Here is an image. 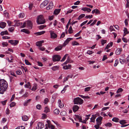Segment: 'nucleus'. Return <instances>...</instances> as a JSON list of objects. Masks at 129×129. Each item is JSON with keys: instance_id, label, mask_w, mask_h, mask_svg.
Segmentation results:
<instances>
[{"instance_id": "nucleus-1", "label": "nucleus", "mask_w": 129, "mask_h": 129, "mask_svg": "<svg viewBox=\"0 0 129 129\" xmlns=\"http://www.w3.org/2000/svg\"><path fill=\"white\" fill-rule=\"evenodd\" d=\"M8 87L7 82L5 80L0 79V93L3 94L6 91Z\"/></svg>"}, {"instance_id": "nucleus-2", "label": "nucleus", "mask_w": 129, "mask_h": 129, "mask_svg": "<svg viewBox=\"0 0 129 129\" xmlns=\"http://www.w3.org/2000/svg\"><path fill=\"white\" fill-rule=\"evenodd\" d=\"M45 22V20L44 19L43 15H40L37 17L36 22L38 24H44Z\"/></svg>"}, {"instance_id": "nucleus-3", "label": "nucleus", "mask_w": 129, "mask_h": 129, "mask_svg": "<svg viewBox=\"0 0 129 129\" xmlns=\"http://www.w3.org/2000/svg\"><path fill=\"white\" fill-rule=\"evenodd\" d=\"M32 23L30 21H28L24 22L22 25L21 26V28H23L27 26V27H30V28H32Z\"/></svg>"}, {"instance_id": "nucleus-4", "label": "nucleus", "mask_w": 129, "mask_h": 129, "mask_svg": "<svg viewBox=\"0 0 129 129\" xmlns=\"http://www.w3.org/2000/svg\"><path fill=\"white\" fill-rule=\"evenodd\" d=\"M74 104L81 105L83 103V100L81 98L78 97L74 99Z\"/></svg>"}, {"instance_id": "nucleus-5", "label": "nucleus", "mask_w": 129, "mask_h": 129, "mask_svg": "<svg viewBox=\"0 0 129 129\" xmlns=\"http://www.w3.org/2000/svg\"><path fill=\"white\" fill-rule=\"evenodd\" d=\"M60 56L59 55H55L53 56V60L54 62L58 61L60 60Z\"/></svg>"}, {"instance_id": "nucleus-6", "label": "nucleus", "mask_w": 129, "mask_h": 129, "mask_svg": "<svg viewBox=\"0 0 129 129\" xmlns=\"http://www.w3.org/2000/svg\"><path fill=\"white\" fill-rule=\"evenodd\" d=\"M8 42L10 43L12 45L14 46H16L19 43V41L18 40H9Z\"/></svg>"}, {"instance_id": "nucleus-7", "label": "nucleus", "mask_w": 129, "mask_h": 129, "mask_svg": "<svg viewBox=\"0 0 129 129\" xmlns=\"http://www.w3.org/2000/svg\"><path fill=\"white\" fill-rule=\"evenodd\" d=\"M49 2L47 0H45L41 4L40 7L41 8H43L46 6L48 3Z\"/></svg>"}, {"instance_id": "nucleus-8", "label": "nucleus", "mask_w": 129, "mask_h": 129, "mask_svg": "<svg viewBox=\"0 0 129 129\" xmlns=\"http://www.w3.org/2000/svg\"><path fill=\"white\" fill-rule=\"evenodd\" d=\"M72 39H73L72 38H67L65 41L64 43L62 44V46H65L68 43L69 41L71 40H72Z\"/></svg>"}, {"instance_id": "nucleus-9", "label": "nucleus", "mask_w": 129, "mask_h": 129, "mask_svg": "<svg viewBox=\"0 0 129 129\" xmlns=\"http://www.w3.org/2000/svg\"><path fill=\"white\" fill-rule=\"evenodd\" d=\"M51 35V38H52L54 39L57 37V35L53 31H50Z\"/></svg>"}, {"instance_id": "nucleus-10", "label": "nucleus", "mask_w": 129, "mask_h": 129, "mask_svg": "<svg viewBox=\"0 0 129 129\" xmlns=\"http://www.w3.org/2000/svg\"><path fill=\"white\" fill-rule=\"evenodd\" d=\"M38 126L39 128L41 129L44 127V124L41 122H39L38 123Z\"/></svg>"}, {"instance_id": "nucleus-11", "label": "nucleus", "mask_w": 129, "mask_h": 129, "mask_svg": "<svg viewBox=\"0 0 129 129\" xmlns=\"http://www.w3.org/2000/svg\"><path fill=\"white\" fill-rule=\"evenodd\" d=\"M53 6V4L52 2H50L49 4V5L48 7H47L46 9L48 10L51 9Z\"/></svg>"}, {"instance_id": "nucleus-12", "label": "nucleus", "mask_w": 129, "mask_h": 129, "mask_svg": "<svg viewBox=\"0 0 129 129\" xmlns=\"http://www.w3.org/2000/svg\"><path fill=\"white\" fill-rule=\"evenodd\" d=\"M14 22L16 24L17 26L21 25L22 24V22H20L19 20H15L14 21Z\"/></svg>"}, {"instance_id": "nucleus-13", "label": "nucleus", "mask_w": 129, "mask_h": 129, "mask_svg": "<svg viewBox=\"0 0 129 129\" xmlns=\"http://www.w3.org/2000/svg\"><path fill=\"white\" fill-rule=\"evenodd\" d=\"M79 109V107L77 105H74L73 107V110L74 112H76Z\"/></svg>"}, {"instance_id": "nucleus-14", "label": "nucleus", "mask_w": 129, "mask_h": 129, "mask_svg": "<svg viewBox=\"0 0 129 129\" xmlns=\"http://www.w3.org/2000/svg\"><path fill=\"white\" fill-rule=\"evenodd\" d=\"M6 25V23L4 22H2L0 23V27L3 28L5 27Z\"/></svg>"}, {"instance_id": "nucleus-15", "label": "nucleus", "mask_w": 129, "mask_h": 129, "mask_svg": "<svg viewBox=\"0 0 129 129\" xmlns=\"http://www.w3.org/2000/svg\"><path fill=\"white\" fill-rule=\"evenodd\" d=\"M44 42V41L43 40L38 41L36 43V45L37 46H41L42 45V43H43Z\"/></svg>"}, {"instance_id": "nucleus-16", "label": "nucleus", "mask_w": 129, "mask_h": 129, "mask_svg": "<svg viewBox=\"0 0 129 129\" xmlns=\"http://www.w3.org/2000/svg\"><path fill=\"white\" fill-rule=\"evenodd\" d=\"M59 104V106L60 108H62L64 106L63 104L61 103V101L60 99H59L58 100V102Z\"/></svg>"}, {"instance_id": "nucleus-17", "label": "nucleus", "mask_w": 129, "mask_h": 129, "mask_svg": "<svg viewBox=\"0 0 129 129\" xmlns=\"http://www.w3.org/2000/svg\"><path fill=\"white\" fill-rule=\"evenodd\" d=\"M31 100V99H29L26 101H25L23 103L24 106H27L28 104L30 102Z\"/></svg>"}, {"instance_id": "nucleus-18", "label": "nucleus", "mask_w": 129, "mask_h": 129, "mask_svg": "<svg viewBox=\"0 0 129 129\" xmlns=\"http://www.w3.org/2000/svg\"><path fill=\"white\" fill-rule=\"evenodd\" d=\"M92 117L90 118V122H94L95 121V119L96 118V116L94 115H92Z\"/></svg>"}, {"instance_id": "nucleus-19", "label": "nucleus", "mask_w": 129, "mask_h": 129, "mask_svg": "<svg viewBox=\"0 0 129 129\" xmlns=\"http://www.w3.org/2000/svg\"><path fill=\"white\" fill-rule=\"evenodd\" d=\"M122 49L121 48H118L115 51V53L117 55H119L121 53Z\"/></svg>"}, {"instance_id": "nucleus-20", "label": "nucleus", "mask_w": 129, "mask_h": 129, "mask_svg": "<svg viewBox=\"0 0 129 129\" xmlns=\"http://www.w3.org/2000/svg\"><path fill=\"white\" fill-rule=\"evenodd\" d=\"M22 120L25 121H27L28 119V117L26 115L23 116L22 117Z\"/></svg>"}, {"instance_id": "nucleus-21", "label": "nucleus", "mask_w": 129, "mask_h": 129, "mask_svg": "<svg viewBox=\"0 0 129 129\" xmlns=\"http://www.w3.org/2000/svg\"><path fill=\"white\" fill-rule=\"evenodd\" d=\"M62 47V46L61 45L58 46L55 48L54 50L56 51H58L61 50Z\"/></svg>"}, {"instance_id": "nucleus-22", "label": "nucleus", "mask_w": 129, "mask_h": 129, "mask_svg": "<svg viewBox=\"0 0 129 129\" xmlns=\"http://www.w3.org/2000/svg\"><path fill=\"white\" fill-rule=\"evenodd\" d=\"M21 31L27 34H29V32L28 30L26 29H23L21 30Z\"/></svg>"}, {"instance_id": "nucleus-23", "label": "nucleus", "mask_w": 129, "mask_h": 129, "mask_svg": "<svg viewBox=\"0 0 129 129\" xmlns=\"http://www.w3.org/2000/svg\"><path fill=\"white\" fill-rule=\"evenodd\" d=\"M60 9H55L54 11V14L57 15L60 12Z\"/></svg>"}, {"instance_id": "nucleus-24", "label": "nucleus", "mask_w": 129, "mask_h": 129, "mask_svg": "<svg viewBox=\"0 0 129 129\" xmlns=\"http://www.w3.org/2000/svg\"><path fill=\"white\" fill-rule=\"evenodd\" d=\"M71 67V65L70 64L67 65L63 67V68L64 69H70Z\"/></svg>"}, {"instance_id": "nucleus-25", "label": "nucleus", "mask_w": 129, "mask_h": 129, "mask_svg": "<svg viewBox=\"0 0 129 129\" xmlns=\"http://www.w3.org/2000/svg\"><path fill=\"white\" fill-rule=\"evenodd\" d=\"M45 32V31H41L36 33L35 34H36L37 35H40L44 34Z\"/></svg>"}, {"instance_id": "nucleus-26", "label": "nucleus", "mask_w": 129, "mask_h": 129, "mask_svg": "<svg viewBox=\"0 0 129 129\" xmlns=\"http://www.w3.org/2000/svg\"><path fill=\"white\" fill-rule=\"evenodd\" d=\"M123 31L124 34L123 35V36L124 37L126 35V34H128V31L126 28L125 27L124 28Z\"/></svg>"}, {"instance_id": "nucleus-27", "label": "nucleus", "mask_w": 129, "mask_h": 129, "mask_svg": "<svg viewBox=\"0 0 129 129\" xmlns=\"http://www.w3.org/2000/svg\"><path fill=\"white\" fill-rule=\"evenodd\" d=\"M37 85L36 84H34L31 90L33 91H35L37 88Z\"/></svg>"}, {"instance_id": "nucleus-28", "label": "nucleus", "mask_w": 129, "mask_h": 129, "mask_svg": "<svg viewBox=\"0 0 129 129\" xmlns=\"http://www.w3.org/2000/svg\"><path fill=\"white\" fill-rule=\"evenodd\" d=\"M8 33L7 30L2 31L1 32V34L2 36H3L5 35H8Z\"/></svg>"}, {"instance_id": "nucleus-29", "label": "nucleus", "mask_w": 129, "mask_h": 129, "mask_svg": "<svg viewBox=\"0 0 129 129\" xmlns=\"http://www.w3.org/2000/svg\"><path fill=\"white\" fill-rule=\"evenodd\" d=\"M119 122L120 124L121 125L125 124L127 123L126 122V120L124 119L120 120Z\"/></svg>"}, {"instance_id": "nucleus-30", "label": "nucleus", "mask_w": 129, "mask_h": 129, "mask_svg": "<svg viewBox=\"0 0 129 129\" xmlns=\"http://www.w3.org/2000/svg\"><path fill=\"white\" fill-rule=\"evenodd\" d=\"M103 119V117L101 116H100L98 117L96 120V122H101Z\"/></svg>"}, {"instance_id": "nucleus-31", "label": "nucleus", "mask_w": 129, "mask_h": 129, "mask_svg": "<svg viewBox=\"0 0 129 129\" xmlns=\"http://www.w3.org/2000/svg\"><path fill=\"white\" fill-rule=\"evenodd\" d=\"M46 122L47 124H45V126H46V127H48L49 128L51 123V122L50 120H48Z\"/></svg>"}, {"instance_id": "nucleus-32", "label": "nucleus", "mask_w": 129, "mask_h": 129, "mask_svg": "<svg viewBox=\"0 0 129 129\" xmlns=\"http://www.w3.org/2000/svg\"><path fill=\"white\" fill-rule=\"evenodd\" d=\"M68 30L69 33L70 34H71L73 33V30L71 26H70Z\"/></svg>"}, {"instance_id": "nucleus-33", "label": "nucleus", "mask_w": 129, "mask_h": 129, "mask_svg": "<svg viewBox=\"0 0 129 129\" xmlns=\"http://www.w3.org/2000/svg\"><path fill=\"white\" fill-rule=\"evenodd\" d=\"M112 120L113 121L118 122L119 120V119L117 118L114 117L112 119Z\"/></svg>"}, {"instance_id": "nucleus-34", "label": "nucleus", "mask_w": 129, "mask_h": 129, "mask_svg": "<svg viewBox=\"0 0 129 129\" xmlns=\"http://www.w3.org/2000/svg\"><path fill=\"white\" fill-rule=\"evenodd\" d=\"M105 125L106 126H108L109 127H110L112 126V124L111 123L108 122L105 124Z\"/></svg>"}, {"instance_id": "nucleus-35", "label": "nucleus", "mask_w": 129, "mask_h": 129, "mask_svg": "<svg viewBox=\"0 0 129 129\" xmlns=\"http://www.w3.org/2000/svg\"><path fill=\"white\" fill-rule=\"evenodd\" d=\"M85 16V15L84 14H81L79 16L77 19L79 20H80L81 19L84 17Z\"/></svg>"}, {"instance_id": "nucleus-36", "label": "nucleus", "mask_w": 129, "mask_h": 129, "mask_svg": "<svg viewBox=\"0 0 129 129\" xmlns=\"http://www.w3.org/2000/svg\"><path fill=\"white\" fill-rule=\"evenodd\" d=\"M67 114L66 112L64 111H62L60 113V115L62 116H65Z\"/></svg>"}, {"instance_id": "nucleus-37", "label": "nucleus", "mask_w": 129, "mask_h": 129, "mask_svg": "<svg viewBox=\"0 0 129 129\" xmlns=\"http://www.w3.org/2000/svg\"><path fill=\"white\" fill-rule=\"evenodd\" d=\"M72 44L73 46L79 45V44L77 42L74 41L72 42Z\"/></svg>"}, {"instance_id": "nucleus-38", "label": "nucleus", "mask_w": 129, "mask_h": 129, "mask_svg": "<svg viewBox=\"0 0 129 129\" xmlns=\"http://www.w3.org/2000/svg\"><path fill=\"white\" fill-rule=\"evenodd\" d=\"M60 111H59L58 109H55L54 111V113L55 114H58L59 112Z\"/></svg>"}, {"instance_id": "nucleus-39", "label": "nucleus", "mask_w": 129, "mask_h": 129, "mask_svg": "<svg viewBox=\"0 0 129 129\" xmlns=\"http://www.w3.org/2000/svg\"><path fill=\"white\" fill-rule=\"evenodd\" d=\"M50 110L47 107H46L45 108V110H44V112L47 113L49 112Z\"/></svg>"}, {"instance_id": "nucleus-40", "label": "nucleus", "mask_w": 129, "mask_h": 129, "mask_svg": "<svg viewBox=\"0 0 129 129\" xmlns=\"http://www.w3.org/2000/svg\"><path fill=\"white\" fill-rule=\"evenodd\" d=\"M58 68V66H55L52 68L51 69L53 71H55L57 70Z\"/></svg>"}, {"instance_id": "nucleus-41", "label": "nucleus", "mask_w": 129, "mask_h": 129, "mask_svg": "<svg viewBox=\"0 0 129 129\" xmlns=\"http://www.w3.org/2000/svg\"><path fill=\"white\" fill-rule=\"evenodd\" d=\"M24 14L23 13H21L19 15V18H22L24 17Z\"/></svg>"}, {"instance_id": "nucleus-42", "label": "nucleus", "mask_w": 129, "mask_h": 129, "mask_svg": "<svg viewBox=\"0 0 129 129\" xmlns=\"http://www.w3.org/2000/svg\"><path fill=\"white\" fill-rule=\"evenodd\" d=\"M16 105V103L15 102H12L10 105V107H13L15 106Z\"/></svg>"}, {"instance_id": "nucleus-43", "label": "nucleus", "mask_w": 129, "mask_h": 129, "mask_svg": "<svg viewBox=\"0 0 129 129\" xmlns=\"http://www.w3.org/2000/svg\"><path fill=\"white\" fill-rule=\"evenodd\" d=\"M107 42L106 40H104L102 39L101 40V43L102 45H103L104 44L106 43Z\"/></svg>"}, {"instance_id": "nucleus-44", "label": "nucleus", "mask_w": 129, "mask_h": 129, "mask_svg": "<svg viewBox=\"0 0 129 129\" xmlns=\"http://www.w3.org/2000/svg\"><path fill=\"white\" fill-rule=\"evenodd\" d=\"M119 61L120 63H121L122 64H123L125 62V60L124 59H121L120 58L119 59Z\"/></svg>"}, {"instance_id": "nucleus-45", "label": "nucleus", "mask_w": 129, "mask_h": 129, "mask_svg": "<svg viewBox=\"0 0 129 129\" xmlns=\"http://www.w3.org/2000/svg\"><path fill=\"white\" fill-rule=\"evenodd\" d=\"M2 45L3 47H5L8 45V44L7 42H3L2 43Z\"/></svg>"}, {"instance_id": "nucleus-46", "label": "nucleus", "mask_w": 129, "mask_h": 129, "mask_svg": "<svg viewBox=\"0 0 129 129\" xmlns=\"http://www.w3.org/2000/svg\"><path fill=\"white\" fill-rule=\"evenodd\" d=\"M14 28L13 27H9L8 29L9 31L11 32H12L14 31Z\"/></svg>"}, {"instance_id": "nucleus-47", "label": "nucleus", "mask_w": 129, "mask_h": 129, "mask_svg": "<svg viewBox=\"0 0 129 129\" xmlns=\"http://www.w3.org/2000/svg\"><path fill=\"white\" fill-rule=\"evenodd\" d=\"M36 107L37 109L39 110H41L42 109L41 106L40 104L37 105L36 106Z\"/></svg>"}, {"instance_id": "nucleus-48", "label": "nucleus", "mask_w": 129, "mask_h": 129, "mask_svg": "<svg viewBox=\"0 0 129 129\" xmlns=\"http://www.w3.org/2000/svg\"><path fill=\"white\" fill-rule=\"evenodd\" d=\"M68 55V54H66L63 57L61 60V61H63L66 58L67 56Z\"/></svg>"}, {"instance_id": "nucleus-49", "label": "nucleus", "mask_w": 129, "mask_h": 129, "mask_svg": "<svg viewBox=\"0 0 129 129\" xmlns=\"http://www.w3.org/2000/svg\"><path fill=\"white\" fill-rule=\"evenodd\" d=\"M25 64L27 65H31L30 63L26 59L25 60Z\"/></svg>"}, {"instance_id": "nucleus-50", "label": "nucleus", "mask_w": 129, "mask_h": 129, "mask_svg": "<svg viewBox=\"0 0 129 129\" xmlns=\"http://www.w3.org/2000/svg\"><path fill=\"white\" fill-rule=\"evenodd\" d=\"M118 60L117 59H116L115 60V63L114 65V66L115 67L116 66H117V65L118 64Z\"/></svg>"}, {"instance_id": "nucleus-51", "label": "nucleus", "mask_w": 129, "mask_h": 129, "mask_svg": "<svg viewBox=\"0 0 129 129\" xmlns=\"http://www.w3.org/2000/svg\"><path fill=\"white\" fill-rule=\"evenodd\" d=\"M16 72L17 74L19 75H20L22 73L21 71L20 70L17 71Z\"/></svg>"}, {"instance_id": "nucleus-52", "label": "nucleus", "mask_w": 129, "mask_h": 129, "mask_svg": "<svg viewBox=\"0 0 129 129\" xmlns=\"http://www.w3.org/2000/svg\"><path fill=\"white\" fill-rule=\"evenodd\" d=\"M45 26L44 25H41L39 26L38 28L40 29H42L44 28Z\"/></svg>"}, {"instance_id": "nucleus-53", "label": "nucleus", "mask_w": 129, "mask_h": 129, "mask_svg": "<svg viewBox=\"0 0 129 129\" xmlns=\"http://www.w3.org/2000/svg\"><path fill=\"white\" fill-rule=\"evenodd\" d=\"M123 91V89L121 88H119L117 91V93H118L120 92H122Z\"/></svg>"}, {"instance_id": "nucleus-54", "label": "nucleus", "mask_w": 129, "mask_h": 129, "mask_svg": "<svg viewBox=\"0 0 129 129\" xmlns=\"http://www.w3.org/2000/svg\"><path fill=\"white\" fill-rule=\"evenodd\" d=\"M25 128L24 126H21L19 127H18L15 129H25Z\"/></svg>"}, {"instance_id": "nucleus-55", "label": "nucleus", "mask_w": 129, "mask_h": 129, "mask_svg": "<svg viewBox=\"0 0 129 129\" xmlns=\"http://www.w3.org/2000/svg\"><path fill=\"white\" fill-rule=\"evenodd\" d=\"M107 59V57L106 55H104L103 56V58L102 59L103 61H104L106 59Z\"/></svg>"}, {"instance_id": "nucleus-56", "label": "nucleus", "mask_w": 129, "mask_h": 129, "mask_svg": "<svg viewBox=\"0 0 129 129\" xmlns=\"http://www.w3.org/2000/svg\"><path fill=\"white\" fill-rule=\"evenodd\" d=\"M90 87H86L85 88L84 91H88L90 90Z\"/></svg>"}, {"instance_id": "nucleus-57", "label": "nucleus", "mask_w": 129, "mask_h": 129, "mask_svg": "<svg viewBox=\"0 0 129 129\" xmlns=\"http://www.w3.org/2000/svg\"><path fill=\"white\" fill-rule=\"evenodd\" d=\"M7 100H5L4 101H2L1 102L2 104L3 105H5L6 104V103H7Z\"/></svg>"}, {"instance_id": "nucleus-58", "label": "nucleus", "mask_w": 129, "mask_h": 129, "mask_svg": "<svg viewBox=\"0 0 129 129\" xmlns=\"http://www.w3.org/2000/svg\"><path fill=\"white\" fill-rule=\"evenodd\" d=\"M87 22H88V21L86 20V21L83 22L82 23L80 24V26L81 27H82L83 25H84Z\"/></svg>"}, {"instance_id": "nucleus-59", "label": "nucleus", "mask_w": 129, "mask_h": 129, "mask_svg": "<svg viewBox=\"0 0 129 129\" xmlns=\"http://www.w3.org/2000/svg\"><path fill=\"white\" fill-rule=\"evenodd\" d=\"M49 128H51V129H54L55 126L51 123Z\"/></svg>"}, {"instance_id": "nucleus-60", "label": "nucleus", "mask_w": 129, "mask_h": 129, "mask_svg": "<svg viewBox=\"0 0 129 129\" xmlns=\"http://www.w3.org/2000/svg\"><path fill=\"white\" fill-rule=\"evenodd\" d=\"M95 13L97 14H100V11L98 9H95Z\"/></svg>"}, {"instance_id": "nucleus-61", "label": "nucleus", "mask_w": 129, "mask_h": 129, "mask_svg": "<svg viewBox=\"0 0 129 129\" xmlns=\"http://www.w3.org/2000/svg\"><path fill=\"white\" fill-rule=\"evenodd\" d=\"M7 22L9 26H10L11 25V24L13 23L12 22L9 20L7 21Z\"/></svg>"}, {"instance_id": "nucleus-62", "label": "nucleus", "mask_w": 129, "mask_h": 129, "mask_svg": "<svg viewBox=\"0 0 129 129\" xmlns=\"http://www.w3.org/2000/svg\"><path fill=\"white\" fill-rule=\"evenodd\" d=\"M110 29L111 31H112L113 30H114L115 29L112 26H111L110 27Z\"/></svg>"}, {"instance_id": "nucleus-63", "label": "nucleus", "mask_w": 129, "mask_h": 129, "mask_svg": "<svg viewBox=\"0 0 129 129\" xmlns=\"http://www.w3.org/2000/svg\"><path fill=\"white\" fill-rule=\"evenodd\" d=\"M87 53L89 55H91L92 54V51L90 50H88L87 52Z\"/></svg>"}, {"instance_id": "nucleus-64", "label": "nucleus", "mask_w": 129, "mask_h": 129, "mask_svg": "<svg viewBox=\"0 0 129 129\" xmlns=\"http://www.w3.org/2000/svg\"><path fill=\"white\" fill-rule=\"evenodd\" d=\"M97 21V20H95L93 22H92L91 24H90V26H93V25L94 24H95L96 22Z\"/></svg>"}]
</instances>
